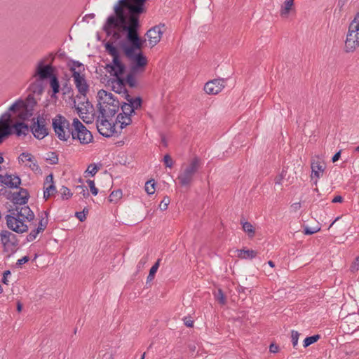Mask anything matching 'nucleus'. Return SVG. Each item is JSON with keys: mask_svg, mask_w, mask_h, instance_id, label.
Masks as SVG:
<instances>
[{"mask_svg": "<svg viewBox=\"0 0 359 359\" xmlns=\"http://www.w3.org/2000/svg\"><path fill=\"white\" fill-rule=\"evenodd\" d=\"M257 255V252L253 250H238L237 256L240 259H252Z\"/></svg>", "mask_w": 359, "mask_h": 359, "instance_id": "5701e85b", "label": "nucleus"}, {"mask_svg": "<svg viewBox=\"0 0 359 359\" xmlns=\"http://www.w3.org/2000/svg\"><path fill=\"white\" fill-rule=\"evenodd\" d=\"M29 260V257L27 256H24L22 257V258L19 259L18 261H17V263L16 264L18 266H21L25 263H27L28 261Z\"/></svg>", "mask_w": 359, "mask_h": 359, "instance_id": "09e8293b", "label": "nucleus"}, {"mask_svg": "<svg viewBox=\"0 0 359 359\" xmlns=\"http://www.w3.org/2000/svg\"><path fill=\"white\" fill-rule=\"evenodd\" d=\"M55 75V69L50 64H46L45 59H41L37 62L33 78L36 81H43L50 79Z\"/></svg>", "mask_w": 359, "mask_h": 359, "instance_id": "9d476101", "label": "nucleus"}, {"mask_svg": "<svg viewBox=\"0 0 359 359\" xmlns=\"http://www.w3.org/2000/svg\"><path fill=\"white\" fill-rule=\"evenodd\" d=\"M134 74H135L131 72L130 74L128 75L126 79L127 82L130 86H135L136 84V80L134 77Z\"/></svg>", "mask_w": 359, "mask_h": 359, "instance_id": "79ce46f5", "label": "nucleus"}, {"mask_svg": "<svg viewBox=\"0 0 359 359\" xmlns=\"http://www.w3.org/2000/svg\"><path fill=\"white\" fill-rule=\"evenodd\" d=\"M92 108L93 107L88 102L83 103L81 106L79 105L76 108L79 117L87 123H91L93 118Z\"/></svg>", "mask_w": 359, "mask_h": 359, "instance_id": "a211bd4d", "label": "nucleus"}, {"mask_svg": "<svg viewBox=\"0 0 359 359\" xmlns=\"http://www.w3.org/2000/svg\"><path fill=\"white\" fill-rule=\"evenodd\" d=\"M193 324H194V323H193V321H191V320L187 321V322L185 323V325H186L187 327H190L193 326Z\"/></svg>", "mask_w": 359, "mask_h": 359, "instance_id": "5fc2aeb1", "label": "nucleus"}, {"mask_svg": "<svg viewBox=\"0 0 359 359\" xmlns=\"http://www.w3.org/2000/svg\"><path fill=\"white\" fill-rule=\"evenodd\" d=\"M29 196V193L26 189H20L18 191L13 194L12 201L15 206H27Z\"/></svg>", "mask_w": 359, "mask_h": 359, "instance_id": "aec40b11", "label": "nucleus"}, {"mask_svg": "<svg viewBox=\"0 0 359 359\" xmlns=\"http://www.w3.org/2000/svg\"><path fill=\"white\" fill-rule=\"evenodd\" d=\"M242 229L243 231L248 234L249 238H253L255 235V228L249 222L241 221Z\"/></svg>", "mask_w": 359, "mask_h": 359, "instance_id": "b1692460", "label": "nucleus"}, {"mask_svg": "<svg viewBox=\"0 0 359 359\" xmlns=\"http://www.w3.org/2000/svg\"><path fill=\"white\" fill-rule=\"evenodd\" d=\"M100 168V166L97 165L95 163L90 164L86 170V173L91 176H94L98 172Z\"/></svg>", "mask_w": 359, "mask_h": 359, "instance_id": "c756f323", "label": "nucleus"}, {"mask_svg": "<svg viewBox=\"0 0 359 359\" xmlns=\"http://www.w3.org/2000/svg\"><path fill=\"white\" fill-rule=\"evenodd\" d=\"M4 161V158L0 156V164L2 163Z\"/></svg>", "mask_w": 359, "mask_h": 359, "instance_id": "bf43d9fd", "label": "nucleus"}, {"mask_svg": "<svg viewBox=\"0 0 359 359\" xmlns=\"http://www.w3.org/2000/svg\"><path fill=\"white\" fill-rule=\"evenodd\" d=\"M311 180L314 184H317L318 180L323 177L325 170L326 168L325 163L320 159H313L311 163Z\"/></svg>", "mask_w": 359, "mask_h": 359, "instance_id": "4468645a", "label": "nucleus"}, {"mask_svg": "<svg viewBox=\"0 0 359 359\" xmlns=\"http://www.w3.org/2000/svg\"><path fill=\"white\" fill-rule=\"evenodd\" d=\"M359 47V36L351 33L347 32L346 38L344 43V51L346 53H353Z\"/></svg>", "mask_w": 359, "mask_h": 359, "instance_id": "f3484780", "label": "nucleus"}, {"mask_svg": "<svg viewBox=\"0 0 359 359\" xmlns=\"http://www.w3.org/2000/svg\"><path fill=\"white\" fill-rule=\"evenodd\" d=\"M14 238V235L8 231H3L1 233V241L4 246V251L9 256L14 253L16 250V243L11 239Z\"/></svg>", "mask_w": 359, "mask_h": 359, "instance_id": "2eb2a0df", "label": "nucleus"}, {"mask_svg": "<svg viewBox=\"0 0 359 359\" xmlns=\"http://www.w3.org/2000/svg\"><path fill=\"white\" fill-rule=\"evenodd\" d=\"M108 359H113V358L111 357V355H109V358Z\"/></svg>", "mask_w": 359, "mask_h": 359, "instance_id": "0e129e2a", "label": "nucleus"}, {"mask_svg": "<svg viewBox=\"0 0 359 359\" xmlns=\"http://www.w3.org/2000/svg\"><path fill=\"white\" fill-rule=\"evenodd\" d=\"M70 71L76 88L80 94L85 95L88 90V84L86 79L84 65L78 61H74L70 66Z\"/></svg>", "mask_w": 359, "mask_h": 359, "instance_id": "6e6552de", "label": "nucleus"}, {"mask_svg": "<svg viewBox=\"0 0 359 359\" xmlns=\"http://www.w3.org/2000/svg\"><path fill=\"white\" fill-rule=\"evenodd\" d=\"M57 156H55L53 157V158H52V163H57Z\"/></svg>", "mask_w": 359, "mask_h": 359, "instance_id": "6e6d98bb", "label": "nucleus"}, {"mask_svg": "<svg viewBox=\"0 0 359 359\" xmlns=\"http://www.w3.org/2000/svg\"><path fill=\"white\" fill-rule=\"evenodd\" d=\"M268 264L272 268L275 266V264L272 261H269Z\"/></svg>", "mask_w": 359, "mask_h": 359, "instance_id": "13d9d810", "label": "nucleus"}, {"mask_svg": "<svg viewBox=\"0 0 359 359\" xmlns=\"http://www.w3.org/2000/svg\"><path fill=\"white\" fill-rule=\"evenodd\" d=\"M2 292H3V290H2V288H1V286L0 285V294H1V293H2Z\"/></svg>", "mask_w": 359, "mask_h": 359, "instance_id": "680f3d73", "label": "nucleus"}, {"mask_svg": "<svg viewBox=\"0 0 359 359\" xmlns=\"http://www.w3.org/2000/svg\"><path fill=\"white\" fill-rule=\"evenodd\" d=\"M0 182L11 189L18 188L21 184L20 178L15 174L1 175V180Z\"/></svg>", "mask_w": 359, "mask_h": 359, "instance_id": "412c9836", "label": "nucleus"}, {"mask_svg": "<svg viewBox=\"0 0 359 359\" xmlns=\"http://www.w3.org/2000/svg\"><path fill=\"white\" fill-rule=\"evenodd\" d=\"M31 130L34 136L42 140L48 135V129L46 126V118L43 116H38L36 119L33 120Z\"/></svg>", "mask_w": 359, "mask_h": 359, "instance_id": "ddd939ff", "label": "nucleus"}, {"mask_svg": "<svg viewBox=\"0 0 359 359\" xmlns=\"http://www.w3.org/2000/svg\"><path fill=\"white\" fill-rule=\"evenodd\" d=\"M122 196L123 194L121 190H115L110 194L109 196V200L111 203H116L122 198Z\"/></svg>", "mask_w": 359, "mask_h": 359, "instance_id": "cd10ccee", "label": "nucleus"}, {"mask_svg": "<svg viewBox=\"0 0 359 359\" xmlns=\"http://www.w3.org/2000/svg\"><path fill=\"white\" fill-rule=\"evenodd\" d=\"M169 203H170V200L168 198H164L161 201V204L159 205V208L162 210H165L168 208Z\"/></svg>", "mask_w": 359, "mask_h": 359, "instance_id": "49530a36", "label": "nucleus"}, {"mask_svg": "<svg viewBox=\"0 0 359 359\" xmlns=\"http://www.w3.org/2000/svg\"><path fill=\"white\" fill-rule=\"evenodd\" d=\"M343 201V198L341 196H336L335 197H334V198L332 199V203H341Z\"/></svg>", "mask_w": 359, "mask_h": 359, "instance_id": "8fccbe9b", "label": "nucleus"}, {"mask_svg": "<svg viewBox=\"0 0 359 359\" xmlns=\"http://www.w3.org/2000/svg\"><path fill=\"white\" fill-rule=\"evenodd\" d=\"M97 97L100 114L114 116L120 107L118 98L104 90H99Z\"/></svg>", "mask_w": 359, "mask_h": 359, "instance_id": "423d86ee", "label": "nucleus"}, {"mask_svg": "<svg viewBox=\"0 0 359 359\" xmlns=\"http://www.w3.org/2000/svg\"><path fill=\"white\" fill-rule=\"evenodd\" d=\"M359 269V256L355 258L351 266V271L355 272Z\"/></svg>", "mask_w": 359, "mask_h": 359, "instance_id": "37998d69", "label": "nucleus"}, {"mask_svg": "<svg viewBox=\"0 0 359 359\" xmlns=\"http://www.w3.org/2000/svg\"><path fill=\"white\" fill-rule=\"evenodd\" d=\"M163 161L167 167L172 168L173 165V161L169 155L167 154L164 156Z\"/></svg>", "mask_w": 359, "mask_h": 359, "instance_id": "c03bdc74", "label": "nucleus"}, {"mask_svg": "<svg viewBox=\"0 0 359 359\" xmlns=\"http://www.w3.org/2000/svg\"><path fill=\"white\" fill-rule=\"evenodd\" d=\"M88 212V210L87 208H84L82 212H76V217L79 219V221L83 222L86 219V215Z\"/></svg>", "mask_w": 359, "mask_h": 359, "instance_id": "4c0bfd02", "label": "nucleus"}, {"mask_svg": "<svg viewBox=\"0 0 359 359\" xmlns=\"http://www.w3.org/2000/svg\"><path fill=\"white\" fill-rule=\"evenodd\" d=\"M34 218V214L29 206H15L5 217L7 227L18 233L26 232L28 223Z\"/></svg>", "mask_w": 359, "mask_h": 359, "instance_id": "39448f33", "label": "nucleus"}, {"mask_svg": "<svg viewBox=\"0 0 359 359\" xmlns=\"http://www.w3.org/2000/svg\"><path fill=\"white\" fill-rule=\"evenodd\" d=\"M340 157V151H338L332 156V162H336L339 160Z\"/></svg>", "mask_w": 359, "mask_h": 359, "instance_id": "603ef678", "label": "nucleus"}, {"mask_svg": "<svg viewBox=\"0 0 359 359\" xmlns=\"http://www.w3.org/2000/svg\"><path fill=\"white\" fill-rule=\"evenodd\" d=\"M76 189L79 190V194H82L84 197H87L89 195L88 191L86 187L77 186Z\"/></svg>", "mask_w": 359, "mask_h": 359, "instance_id": "a18cd8bd", "label": "nucleus"}, {"mask_svg": "<svg viewBox=\"0 0 359 359\" xmlns=\"http://www.w3.org/2000/svg\"><path fill=\"white\" fill-rule=\"evenodd\" d=\"M48 224V219L46 217L41 216V219L39 222L37 229H39L41 232L46 229Z\"/></svg>", "mask_w": 359, "mask_h": 359, "instance_id": "c9c22d12", "label": "nucleus"}, {"mask_svg": "<svg viewBox=\"0 0 359 359\" xmlns=\"http://www.w3.org/2000/svg\"><path fill=\"white\" fill-rule=\"evenodd\" d=\"M320 230V227L317 226L315 227H310L308 226H306L304 227V233L306 235H312L315 233L318 232Z\"/></svg>", "mask_w": 359, "mask_h": 359, "instance_id": "2f4dec72", "label": "nucleus"}, {"mask_svg": "<svg viewBox=\"0 0 359 359\" xmlns=\"http://www.w3.org/2000/svg\"><path fill=\"white\" fill-rule=\"evenodd\" d=\"M160 260H158L150 269L149 276L147 277L148 280H152L154 277L155 273H156L158 267H159Z\"/></svg>", "mask_w": 359, "mask_h": 359, "instance_id": "473e14b6", "label": "nucleus"}, {"mask_svg": "<svg viewBox=\"0 0 359 359\" xmlns=\"http://www.w3.org/2000/svg\"><path fill=\"white\" fill-rule=\"evenodd\" d=\"M199 159L197 158H194L191 162L183 167L178 179L182 186L189 184L193 179V177L199 167Z\"/></svg>", "mask_w": 359, "mask_h": 359, "instance_id": "9b49d317", "label": "nucleus"}, {"mask_svg": "<svg viewBox=\"0 0 359 359\" xmlns=\"http://www.w3.org/2000/svg\"><path fill=\"white\" fill-rule=\"evenodd\" d=\"M42 90V88L40 87L39 89V91L41 92Z\"/></svg>", "mask_w": 359, "mask_h": 359, "instance_id": "e2e57ef3", "label": "nucleus"}, {"mask_svg": "<svg viewBox=\"0 0 359 359\" xmlns=\"http://www.w3.org/2000/svg\"><path fill=\"white\" fill-rule=\"evenodd\" d=\"M355 151H359V146H358V147H355Z\"/></svg>", "mask_w": 359, "mask_h": 359, "instance_id": "052dcab7", "label": "nucleus"}, {"mask_svg": "<svg viewBox=\"0 0 359 359\" xmlns=\"http://www.w3.org/2000/svg\"><path fill=\"white\" fill-rule=\"evenodd\" d=\"M105 48L107 52L112 57L111 63L107 65L105 69L106 71L113 76L114 78L111 81V86L112 90L121 94L123 93L126 94V99L127 100V95L125 88L124 81L122 79V76L124 73L125 65L121 62L120 60V55L118 50L109 42L105 44ZM129 96H130L129 95Z\"/></svg>", "mask_w": 359, "mask_h": 359, "instance_id": "20e7f679", "label": "nucleus"}, {"mask_svg": "<svg viewBox=\"0 0 359 359\" xmlns=\"http://www.w3.org/2000/svg\"><path fill=\"white\" fill-rule=\"evenodd\" d=\"M72 196V193L67 187H63L61 189V196L63 199H68L71 198Z\"/></svg>", "mask_w": 359, "mask_h": 359, "instance_id": "f704fd0d", "label": "nucleus"}, {"mask_svg": "<svg viewBox=\"0 0 359 359\" xmlns=\"http://www.w3.org/2000/svg\"><path fill=\"white\" fill-rule=\"evenodd\" d=\"M147 0H119L115 6L116 16H110L104 26V30L109 36L115 40L127 32L130 45L124 47L126 55L131 62V72L141 74L144 72L148 63L147 57L142 53V41L137 35L140 15L146 11Z\"/></svg>", "mask_w": 359, "mask_h": 359, "instance_id": "f257e3e1", "label": "nucleus"}, {"mask_svg": "<svg viewBox=\"0 0 359 359\" xmlns=\"http://www.w3.org/2000/svg\"><path fill=\"white\" fill-rule=\"evenodd\" d=\"M52 127L56 137L62 142L70 140L72 134L73 126L65 116L57 114L52 118Z\"/></svg>", "mask_w": 359, "mask_h": 359, "instance_id": "0eeeda50", "label": "nucleus"}, {"mask_svg": "<svg viewBox=\"0 0 359 359\" xmlns=\"http://www.w3.org/2000/svg\"><path fill=\"white\" fill-rule=\"evenodd\" d=\"M40 232L41 231L37 228L31 231V232L27 236V241L28 242H32L34 241Z\"/></svg>", "mask_w": 359, "mask_h": 359, "instance_id": "72a5a7b5", "label": "nucleus"}, {"mask_svg": "<svg viewBox=\"0 0 359 359\" xmlns=\"http://www.w3.org/2000/svg\"><path fill=\"white\" fill-rule=\"evenodd\" d=\"M269 350L271 353H276L278 351V347L275 344H271Z\"/></svg>", "mask_w": 359, "mask_h": 359, "instance_id": "3c124183", "label": "nucleus"}, {"mask_svg": "<svg viewBox=\"0 0 359 359\" xmlns=\"http://www.w3.org/2000/svg\"><path fill=\"white\" fill-rule=\"evenodd\" d=\"M22 304L18 302V304H17V310L18 312H20L22 311Z\"/></svg>", "mask_w": 359, "mask_h": 359, "instance_id": "864d4df0", "label": "nucleus"}, {"mask_svg": "<svg viewBox=\"0 0 359 359\" xmlns=\"http://www.w3.org/2000/svg\"><path fill=\"white\" fill-rule=\"evenodd\" d=\"M294 0H285L280 8V15L284 19H287L290 15L295 13Z\"/></svg>", "mask_w": 359, "mask_h": 359, "instance_id": "4be33fe9", "label": "nucleus"}, {"mask_svg": "<svg viewBox=\"0 0 359 359\" xmlns=\"http://www.w3.org/2000/svg\"><path fill=\"white\" fill-rule=\"evenodd\" d=\"M50 87L52 88V90H53V93L51 94L50 96L51 97H55V95L60 90L59 81H58L57 78L55 76V74L50 79Z\"/></svg>", "mask_w": 359, "mask_h": 359, "instance_id": "a878e982", "label": "nucleus"}, {"mask_svg": "<svg viewBox=\"0 0 359 359\" xmlns=\"http://www.w3.org/2000/svg\"><path fill=\"white\" fill-rule=\"evenodd\" d=\"M1 180V175H0V181Z\"/></svg>", "mask_w": 359, "mask_h": 359, "instance_id": "69168bd1", "label": "nucleus"}, {"mask_svg": "<svg viewBox=\"0 0 359 359\" xmlns=\"http://www.w3.org/2000/svg\"><path fill=\"white\" fill-rule=\"evenodd\" d=\"M299 334L297 331H292L291 334V340L292 343L294 347H295L298 344V339H299Z\"/></svg>", "mask_w": 359, "mask_h": 359, "instance_id": "58836bf2", "label": "nucleus"}, {"mask_svg": "<svg viewBox=\"0 0 359 359\" xmlns=\"http://www.w3.org/2000/svg\"><path fill=\"white\" fill-rule=\"evenodd\" d=\"M339 219V217H337V218H336V219H334V220L331 223V224H330V226H329V229H330V228L333 226V224L336 222V221H337Z\"/></svg>", "mask_w": 359, "mask_h": 359, "instance_id": "4d7b16f0", "label": "nucleus"}, {"mask_svg": "<svg viewBox=\"0 0 359 359\" xmlns=\"http://www.w3.org/2000/svg\"><path fill=\"white\" fill-rule=\"evenodd\" d=\"M144 189H145V191L147 193V194H149V195L154 194L156 191L155 181L154 180L147 181L145 183Z\"/></svg>", "mask_w": 359, "mask_h": 359, "instance_id": "bb28decb", "label": "nucleus"}, {"mask_svg": "<svg viewBox=\"0 0 359 359\" xmlns=\"http://www.w3.org/2000/svg\"><path fill=\"white\" fill-rule=\"evenodd\" d=\"M87 183L89 186L90 190L93 196H97L98 194V189L96 188L93 180H88Z\"/></svg>", "mask_w": 359, "mask_h": 359, "instance_id": "e433bc0d", "label": "nucleus"}, {"mask_svg": "<svg viewBox=\"0 0 359 359\" xmlns=\"http://www.w3.org/2000/svg\"><path fill=\"white\" fill-rule=\"evenodd\" d=\"M348 32L359 36V13L355 15L353 20L351 22Z\"/></svg>", "mask_w": 359, "mask_h": 359, "instance_id": "393cba45", "label": "nucleus"}, {"mask_svg": "<svg viewBox=\"0 0 359 359\" xmlns=\"http://www.w3.org/2000/svg\"><path fill=\"white\" fill-rule=\"evenodd\" d=\"M165 31L166 27L164 24H159L149 29L146 33V40L149 45L154 47L158 43Z\"/></svg>", "mask_w": 359, "mask_h": 359, "instance_id": "f8f14e48", "label": "nucleus"}, {"mask_svg": "<svg viewBox=\"0 0 359 359\" xmlns=\"http://www.w3.org/2000/svg\"><path fill=\"white\" fill-rule=\"evenodd\" d=\"M32 113L27 111L25 102L22 100H16L0 117V143L3 138L14 133L18 137L25 136L29 133V127L22 122H18L11 126L13 116L20 119L25 120L29 118Z\"/></svg>", "mask_w": 359, "mask_h": 359, "instance_id": "7ed1b4c3", "label": "nucleus"}, {"mask_svg": "<svg viewBox=\"0 0 359 359\" xmlns=\"http://www.w3.org/2000/svg\"><path fill=\"white\" fill-rule=\"evenodd\" d=\"M224 88L223 79H214L207 82L204 86L205 92L208 95H217Z\"/></svg>", "mask_w": 359, "mask_h": 359, "instance_id": "dca6fc26", "label": "nucleus"}, {"mask_svg": "<svg viewBox=\"0 0 359 359\" xmlns=\"http://www.w3.org/2000/svg\"><path fill=\"white\" fill-rule=\"evenodd\" d=\"M73 130L71 138L81 144H88L93 142V137L90 130L76 118L72 121Z\"/></svg>", "mask_w": 359, "mask_h": 359, "instance_id": "1a4fd4ad", "label": "nucleus"}, {"mask_svg": "<svg viewBox=\"0 0 359 359\" xmlns=\"http://www.w3.org/2000/svg\"><path fill=\"white\" fill-rule=\"evenodd\" d=\"M11 276V271L7 270V271H5L3 273V278H2V282L4 283V284H8V278Z\"/></svg>", "mask_w": 359, "mask_h": 359, "instance_id": "de8ad7c7", "label": "nucleus"}, {"mask_svg": "<svg viewBox=\"0 0 359 359\" xmlns=\"http://www.w3.org/2000/svg\"><path fill=\"white\" fill-rule=\"evenodd\" d=\"M216 298L221 304H223V305L225 304L226 298H225V296L222 290H220V289L218 290V292H217V294L216 295Z\"/></svg>", "mask_w": 359, "mask_h": 359, "instance_id": "ea45409f", "label": "nucleus"}, {"mask_svg": "<svg viewBox=\"0 0 359 359\" xmlns=\"http://www.w3.org/2000/svg\"><path fill=\"white\" fill-rule=\"evenodd\" d=\"M26 165L30 168L33 171H38L40 170L39 166L36 164L34 158L32 159V161L27 163Z\"/></svg>", "mask_w": 359, "mask_h": 359, "instance_id": "a19ab883", "label": "nucleus"}, {"mask_svg": "<svg viewBox=\"0 0 359 359\" xmlns=\"http://www.w3.org/2000/svg\"><path fill=\"white\" fill-rule=\"evenodd\" d=\"M319 339L320 336L318 334L308 337L304 340L303 346L304 348H306L316 342Z\"/></svg>", "mask_w": 359, "mask_h": 359, "instance_id": "c85d7f7f", "label": "nucleus"}, {"mask_svg": "<svg viewBox=\"0 0 359 359\" xmlns=\"http://www.w3.org/2000/svg\"><path fill=\"white\" fill-rule=\"evenodd\" d=\"M32 158H33V157H32V154H30L29 153H22L19 156V161L21 163H25V165L27 163H28L29 161H32Z\"/></svg>", "mask_w": 359, "mask_h": 359, "instance_id": "7c9ffc66", "label": "nucleus"}, {"mask_svg": "<svg viewBox=\"0 0 359 359\" xmlns=\"http://www.w3.org/2000/svg\"><path fill=\"white\" fill-rule=\"evenodd\" d=\"M56 187L53 182V175L50 174L46 176L43 182V198L47 200L56 193Z\"/></svg>", "mask_w": 359, "mask_h": 359, "instance_id": "6ab92c4d", "label": "nucleus"}, {"mask_svg": "<svg viewBox=\"0 0 359 359\" xmlns=\"http://www.w3.org/2000/svg\"><path fill=\"white\" fill-rule=\"evenodd\" d=\"M142 100L140 97H133L127 95V102L121 105V112L114 121V116L100 114L97 120V128L102 136L109 137L116 132V127L121 129L132 123L131 116L135 110L140 108Z\"/></svg>", "mask_w": 359, "mask_h": 359, "instance_id": "f03ea898", "label": "nucleus"}]
</instances>
